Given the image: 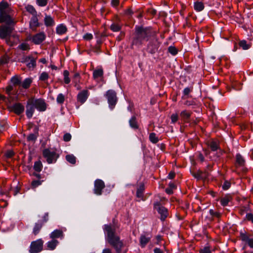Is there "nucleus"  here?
Wrapping results in <instances>:
<instances>
[{"label": "nucleus", "mask_w": 253, "mask_h": 253, "mask_svg": "<svg viewBox=\"0 0 253 253\" xmlns=\"http://www.w3.org/2000/svg\"><path fill=\"white\" fill-rule=\"evenodd\" d=\"M103 229L106 234V241L114 248L117 253H121L124 243L116 234V226L112 224H105Z\"/></svg>", "instance_id": "obj_1"}, {"label": "nucleus", "mask_w": 253, "mask_h": 253, "mask_svg": "<svg viewBox=\"0 0 253 253\" xmlns=\"http://www.w3.org/2000/svg\"><path fill=\"white\" fill-rule=\"evenodd\" d=\"M155 32L148 28L137 27L135 28V36L132 42V45L141 46L144 41H148L155 34Z\"/></svg>", "instance_id": "obj_2"}, {"label": "nucleus", "mask_w": 253, "mask_h": 253, "mask_svg": "<svg viewBox=\"0 0 253 253\" xmlns=\"http://www.w3.org/2000/svg\"><path fill=\"white\" fill-rule=\"evenodd\" d=\"M161 42L159 41V38L155 33L154 35L148 40V42L146 47V51L150 54H154L156 53L159 49L161 44Z\"/></svg>", "instance_id": "obj_3"}, {"label": "nucleus", "mask_w": 253, "mask_h": 253, "mask_svg": "<svg viewBox=\"0 0 253 253\" xmlns=\"http://www.w3.org/2000/svg\"><path fill=\"white\" fill-rule=\"evenodd\" d=\"M42 155L48 164H52L56 162L59 157L58 154L55 151H51L48 149H44L42 152Z\"/></svg>", "instance_id": "obj_4"}, {"label": "nucleus", "mask_w": 253, "mask_h": 253, "mask_svg": "<svg viewBox=\"0 0 253 253\" xmlns=\"http://www.w3.org/2000/svg\"><path fill=\"white\" fill-rule=\"evenodd\" d=\"M43 241L39 239L31 242L29 252L30 253H38L41 252L43 249Z\"/></svg>", "instance_id": "obj_5"}, {"label": "nucleus", "mask_w": 253, "mask_h": 253, "mask_svg": "<svg viewBox=\"0 0 253 253\" xmlns=\"http://www.w3.org/2000/svg\"><path fill=\"white\" fill-rule=\"evenodd\" d=\"M12 31V26L2 25L0 26V38L3 40L10 37Z\"/></svg>", "instance_id": "obj_6"}, {"label": "nucleus", "mask_w": 253, "mask_h": 253, "mask_svg": "<svg viewBox=\"0 0 253 253\" xmlns=\"http://www.w3.org/2000/svg\"><path fill=\"white\" fill-rule=\"evenodd\" d=\"M106 96L107 98L110 108L113 109L117 101L116 93L113 90H109L107 91Z\"/></svg>", "instance_id": "obj_7"}, {"label": "nucleus", "mask_w": 253, "mask_h": 253, "mask_svg": "<svg viewBox=\"0 0 253 253\" xmlns=\"http://www.w3.org/2000/svg\"><path fill=\"white\" fill-rule=\"evenodd\" d=\"M11 12H7L0 14V22L5 23L4 25H13V19L11 15Z\"/></svg>", "instance_id": "obj_8"}, {"label": "nucleus", "mask_w": 253, "mask_h": 253, "mask_svg": "<svg viewBox=\"0 0 253 253\" xmlns=\"http://www.w3.org/2000/svg\"><path fill=\"white\" fill-rule=\"evenodd\" d=\"M31 102L34 105L35 108L39 111H44L46 110V103L43 99L30 98Z\"/></svg>", "instance_id": "obj_9"}, {"label": "nucleus", "mask_w": 253, "mask_h": 253, "mask_svg": "<svg viewBox=\"0 0 253 253\" xmlns=\"http://www.w3.org/2000/svg\"><path fill=\"white\" fill-rule=\"evenodd\" d=\"M154 207L161 215V219L162 220H164L167 217L168 215L167 209L164 207L161 206L159 202L154 203Z\"/></svg>", "instance_id": "obj_10"}, {"label": "nucleus", "mask_w": 253, "mask_h": 253, "mask_svg": "<svg viewBox=\"0 0 253 253\" xmlns=\"http://www.w3.org/2000/svg\"><path fill=\"white\" fill-rule=\"evenodd\" d=\"M251 235L246 232H240V238L242 241L248 245L250 248H253V238Z\"/></svg>", "instance_id": "obj_11"}, {"label": "nucleus", "mask_w": 253, "mask_h": 253, "mask_svg": "<svg viewBox=\"0 0 253 253\" xmlns=\"http://www.w3.org/2000/svg\"><path fill=\"white\" fill-rule=\"evenodd\" d=\"M21 62L26 63L29 68H34L36 66V59L33 56H24L22 58Z\"/></svg>", "instance_id": "obj_12"}, {"label": "nucleus", "mask_w": 253, "mask_h": 253, "mask_svg": "<svg viewBox=\"0 0 253 253\" xmlns=\"http://www.w3.org/2000/svg\"><path fill=\"white\" fill-rule=\"evenodd\" d=\"M104 182L101 179H97L94 182V193L97 195L102 194V190L105 187Z\"/></svg>", "instance_id": "obj_13"}, {"label": "nucleus", "mask_w": 253, "mask_h": 253, "mask_svg": "<svg viewBox=\"0 0 253 253\" xmlns=\"http://www.w3.org/2000/svg\"><path fill=\"white\" fill-rule=\"evenodd\" d=\"M45 33L43 32H41L34 35L32 37L31 40L35 44H40L45 40Z\"/></svg>", "instance_id": "obj_14"}, {"label": "nucleus", "mask_w": 253, "mask_h": 253, "mask_svg": "<svg viewBox=\"0 0 253 253\" xmlns=\"http://www.w3.org/2000/svg\"><path fill=\"white\" fill-rule=\"evenodd\" d=\"M41 24L39 22L37 16H32L29 22V28L32 32L37 31V29L40 26Z\"/></svg>", "instance_id": "obj_15"}, {"label": "nucleus", "mask_w": 253, "mask_h": 253, "mask_svg": "<svg viewBox=\"0 0 253 253\" xmlns=\"http://www.w3.org/2000/svg\"><path fill=\"white\" fill-rule=\"evenodd\" d=\"M31 100L29 99L27 103L26 114L28 118H31L33 116V113L35 111V107Z\"/></svg>", "instance_id": "obj_16"}, {"label": "nucleus", "mask_w": 253, "mask_h": 253, "mask_svg": "<svg viewBox=\"0 0 253 253\" xmlns=\"http://www.w3.org/2000/svg\"><path fill=\"white\" fill-rule=\"evenodd\" d=\"M88 95V91L87 90H83L78 94V101L83 104L86 100Z\"/></svg>", "instance_id": "obj_17"}, {"label": "nucleus", "mask_w": 253, "mask_h": 253, "mask_svg": "<svg viewBox=\"0 0 253 253\" xmlns=\"http://www.w3.org/2000/svg\"><path fill=\"white\" fill-rule=\"evenodd\" d=\"M11 108L14 112L17 115L21 114L24 110V106L20 103L14 104Z\"/></svg>", "instance_id": "obj_18"}, {"label": "nucleus", "mask_w": 253, "mask_h": 253, "mask_svg": "<svg viewBox=\"0 0 253 253\" xmlns=\"http://www.w3.org/2000/svg\"><path fill=\"white\" fill-rule=\"evenodd\" d=\"M43 21L46 27H52L55 25L53 18L50 15L45 14Z\"/></svg>", "instance_id": "obj_19"}, {"label": "nucleus", "mask_w": 253, "mask_h": 253, "mask_svg": "<svg viewBox=\"0 0 253 253\" xmlns=\"http://www.w3.org/2000/svg\"><path fill=\"white\" fill-rule=\"evenodd\" d=\"M7 12H11V10L7 2L2 1L0 2V14Z\"/></svg>", "instance_id": "obj_20"}, {"label": "nucleus", "mask_w": 253, "mask_h": 253, "mask_svg": "<svg viewBox=\"0 0 253 253\" xmlns=\"http://www.w3.org/2000/svg\"><path fill=\"white\" fill-rule=\"evenodd\" d=\"M50 237L52 239H55L56 238H63V231L61 230L60 229H56L53 231L50 234Z\"/></svg>", "instance_id": "obj_21"}, {"label": "nucleus", "mask_w": 253, "mask_h": 253, "mask_svg": "<svg viewBox=\"0 0 253 253\" xmlns=\"http://www.w3.org/2000/svg\"><path fill=\"white\" fill-rule=\"evenodd\" d=\"M42 226L43 223L42 222V221H38L35 223L33 229V233L34 235L36 236L39 233Z\"/></svg>", "instance_id": "obj_22"}, {"label": "nucleus", "mask_w": 253, "mask_h": 253, "mask_svg": "<svg viewBox=\"0 0 253 253\" xmlns=\"http://www.w3.org/2000/svg\"><path fill=\"white\" fill-rule=\"evenodd\" d=\"M129 124L130 126L134 129H138L139 125L137 121L136 117L135 116H133L129 120Z\"/></svg>", "instance_id": "obj_23"}, {"label": "nucleus", "mask_w": 253, "mask_h": 253, "mask_svg": "<svg viewBox=\"0 0 253 253\" xmlns=\"http://www.w3.org/2000/svg\"><path fill=\"white\" fill-rule=\"evenodd\" d=\"M232 199V197L230 195H226L221 198L220 203L222 206H226L228 205L229 202Z\"/></svg>", "instance_id": "obj_24"}, {"label": "nucleus", "mask_w": 253, "mask_h": 253, "mask_svg": "<svg viewBox=\"0 0 253 253\" xmlns=\"http://www.w3.org/2000/svg\"><path fill=\"white\" fill-rule=\"evenodd\" d=\"M150 237L145 235H141L140 238V244L142 248H144L150 241Z\"/></svg>", "instance_id": "obj_25"}, {"label": "nucleus", "mask_w": 253, "mask_h": 253, "mask_svg": "<svg viewBox=\"0 0 253 253\" xmlns=\"http://www.w3.org/2000/svg\"><path fill=\"white\" fill-rule=\"evenodd\" d=\"M58 243V241L56 239H52L51 241L48 242L46 244L47 249L50 250H54Z\"/></svg>", "instance_id": "obj_26"}, {"label": "nucleus", "mask_w": 253, "mask_h": 253, "mask_svg": "<svg viewBox=\"0 0 253 253\" xmlns=\"http://www.w3.org/2000/svg\"><path fill=\"white\" fill-rule=\"evenodd\" d=\"M56 33L58 35H63L66 33L67 27L63 24H60L56 27Z\"/></svg>", "instance_id": "obj_27"}, {"label": "nucleus", "mask_w": 253, "mask_h": 253, "mask_svg": "<svg viewBox=\"0 0 253 253\" xmlns=\"http://www.w3.org/2000/svg\"><path fill=\"white\" fill-rule=\"evenodd\" d=\"M144 191V185L141 184L138 187L136 191V196L137 198L143 199V192Z\"/></svg>", "instance_id": "obj_28"}, {"label": "nucleus", "mask_w": 253, "mask_h": 253, "mask_svg": "<svg viewBox=\"0 0 253 253\" xmlns=\"http://www.w3.org/2000/svg\"><path fill=\"white\" fill-rule=\"evenodd\" d=\"M103 75V70L100 68L95 70L93 73V78L96 80L98 78L102 77Z\"/></svg>", "instance_id": "obj_29"}, {"label": "nucleus", "mask_w": 253, "mask_h": 253, "mask_svg": "<svg viewBox=\"0 0 253 253\" xmlns=\"http://www.w3.org/2000/svg\"><path fill=\"white\" fill-rule=\"evenodd\" d=\"M121 28L122 25L116 22L113 23L110 26V29L114 32H119Z\"/></svg>", "instance_id": "obj_30"}, {"label": "nucleus", "mask_w": 253, "mask_h": 253, "mask_svg": "<svg viewBox=\"0 0 253 253\" xmlns=\"http://www.w3.org/2000/svg\"><path fill=\"white\" fill-rule=\"evenodd\" d=\"M236 165L238 166H244L245 164V160L242 157V156L239 154H238L236 155Z\"/></svg>", "instance_id": "obj_31"}, {"label": "nucleus", "mask_w": 253, "mask_h": 253, "mask_svg": "<svg viewBox=\"0 0 253 253\" xmlns=\"http://www.w3.org/2000/svg\"><path fill=\"white\" fill-rule=\"evenodd\" d=\"M42 169V164L41 161H38L35 162L34 169L37 172H40Z\"/></svg>", "instance_id": "obj_32"}, {"label": "nucleus", "mask_w": 253, "mask_h": 253, "mask_svg": "<svg viewBox=\"0 0 253 253\" xmlns=\"http://www.w3.org/2000/svg\"><path fill=\"white\" fill-rule=\"evenodd\" d=\"M32 80L30 78H27L24 80V81L21 83V86L27 89L29 88L30 86V84L32 83Z\"/></svg>", "instance_id": "obj_33"}, {"label": "nucleus", "mask_w": 253, "mask_h": 253, "mask_svg": "<svg viewBox=\"0 0 253 253\" xmlns=\"http://www.w3.org/2000/svg\"><path fill=\"white\" fill-rule=\"evenodd\" d=\"M26 10L32 15V16H37V12L35 8L31 5H28L26 7Z\"/></svg>", "instance_id": "obj_34"}, {"label": "nucleus", "mask_w": 253, "mask_h": 253, "mask_svg": "<svg viewBox=\"0 0 253 253\" xmlns=\"http://www.w3.org/2000/svg\"><path fill=\"white\" fill-rule=\"evenodd\" d=\"M209 146L211 148V149L215 151H216L219 148V145L217 142L212 141L209 143Z\"/></svg>", "instance_id": "obj_35"}, {"label": "nucleus", "mask_w": 253, "mask_h": 253, "mask_svg": "<svg viewBox=\"0 0 253 253\" xmlns=\"http://www.w3.org/2000/svg\"><path fill=\"white\" fill-rule=\"evenodd\" d=\"M204 8V5L203 2L197 1L194 3V9L197 11H201Z\"/></svg>", "instance_id": "obj_36"}, {"label": "nucleus", "mask_w": 253, "mask_h": 253, "mask_svg": "<svg viewBox=\"0 0 253 253\" xmlns=\"http://www.w3.org/2000/svg\"><path fill=\"white\" fill-rule=\"evenodd\" d=\"M66 160L71 164L74 165L76 163V158L72 154L67 155L66 156Z\"/></svg>", "instance_id": "obj_37"}, {"label": "nucleus", "mask_w": 253, "mask_h": 253, "mask_svg": "<svg viewBox=\"0 0 253 253\" xmlns=\"http://www.w3.org/2000/svg\"><path fill=\"white\" fill-rule=\"evenodd\" d=\"M149 138L150 141L154 144L157 143L159 141L158 137L156 136V134L154 132L150 133Z\"/></svg>", "instance_id": "obj_38"}, {"label": "nucleus", "mask_w": 253, "mask_h": 253, "mask_svg": "<svg viewBox=\"0 0 253 253\" xmlns=\"http://www.w3.org/2000/svg\"><path fill=\"white\" fill-rule=\"evenodd\" d=\"M180 116L184 120H188L190 118L191 116V113L186 110H184L181 112Z\"/></svg>", "instance_id": "obj_39"}, {"label": "nucleus", "mask_w": 253, "mask_h": 253, "mask_svg": "<svg viewBox=\"0 0 253 253\" xmlns=\"http://www.w3.org/2000/svg\"><path fill=\"white\" fill-rule=\"evenodd\" d=\"M239 45L244 50H247L250 48L251 45L247 43V42L245 40L241 41L239 42Z\"/></svg>", "instance_id": "obj_40"}, {"label": "nucleus", "mask_w": 253, "mask_h": 253, "mask_svg": "<svg viewBox=\"0 0 253 253\" xmlns=\"http://www.w3.org/2000/svg\"><path fill=\"white\" fill-rule=\"evenodd\" d=\"M65 101V96L62 93H60L58 95L56 101L59 104H62Z\"/></svg>", "instance_id": "obj_41"}, {"label": "nucleus", "mask_w": 253, "mask_h": 253, "mask_svg": "<svg viewBox=\"0 0 253 253\" xmlns=\"http://www.w3.org/2000/svg\"><path fill=\"white\" fill-rule=\"evenodd\" d=\"M11 82L14 85H19L21 84V82L19 78L17 77H14L11 78Z\"/></svg>", "instance_id": "obj_42"}, {"label": "nucleus", "mask_w": 253, "mask_h": 253, "mask_svg": "<svg viewBox=\"0 0 253 253\" xmlns=\"http://www.w3.org/2000/svg\"><path fill=\"white\" fill-rule=\"evenodd\" d=\"M199 253H211V251L209 246H205L200 248Z\"/></svg>", "instance_id": "obj_43"}, {"label": "nucleus", "mask_w": 253, "mask_h": 253, "mask_svg": "<svg viewBox=\"0 0 253 253\" xmlns=\"http://www.w3.org/2000/svg\"><path fill=\"white\" fill-rule=\"evenodd\" d=\"M64 81L65 84H68L70 82V79L69 77V73L68 71L65 70L63 73Z\"/></svg>", "instance_id": "obj_44"}, {"label": "nucleus", "mask_w": 253, "mask_h": 253, "mask_svg": "<svg viewBox=\"0 0 253 253\" xmlns=\"http://www.w3.org/2000/svg\"><path fill=\"white\" fill-rule=\"evenodd\" d=\"M43 180H33L31 183V187L32 188L34 189L37 187L38 186L42 184V182Z\"/></svg>", "instance_id": "obj_45"}, {"label": "nucleus", "mask_w": 253, "mask_h": 253, "mask_svg": "<svg viewBox=\"0 0 253 253\" xmlns=\"http://www.w3.org/2000/svg\"><path fill=\"white\" fill-rule=\"evenodd\" d=\"M49 78V75L47 73L45 72H42L40 76V80L45 82Z\"/></svg>", "instance_id": "obj_46"}, {"label": "nucleus", "mask_w": 253, "mask_h": 253, "mask_svg": "<svg viewBox=\"0 0 253 253\" xmlns=\"http://www.w3.org/2000/svg\"><path fill=\"white\" fill-rule=\"evenodd\" d=\"M9 60V58L7 55H4L0 59V65L8 63Z\"/></svg>", "instance_id": "obj_47"}, {"label": "nucleus", "mask_w": 253, "mask_h": 253, "mask_svg": "<svg viewBox=\"0 0 253 253\" xmlns=\"http://www.w3.org/2000/svg\"><path fill=\"white\" fill-rule=\"evenodd\" d=\"M18 48L22 50H28L30 49L29 45L27 43H22L19 45Z\"/></svg>", "instance_id": "obj_48"}, {"label": "nucleus", "mask_w": 253, "mask_h": 253, "mask_svg": "<svg viewBox=\"0 0 253 253\" xmlns=\"http://www.w3.org/2000/svg\"><path fill=\"white\" fill-rule=\"evenodd\" d=\"M168 50L169 53H170L171 54L173 55L176 54L177 53V50L176 48L172 46H169L168 48Z\"/></svg>", "instance_id": "obj_49"}, {"label": "nucleus", "mask_w": 253, "mask_h": 253, "mask_svg": "<svg viewBox=\"0 0 253 253\" xmlns=\"http://www.w3.org/2000/svg\"><path fill=\"white\" fill-rule=\"evenodd\" d=\"M37 135L34 133H31L27 137V139L28 141H35L37 139Z\"/></svg>", "instance_id": "obj_50"}, {"label": "nucleus", "mask_w": 253, "mask_h": 253, "mask_svg": "<svg viewBox=\"0 0 253 253\" xmlns=\"http://www.w3.org/2000/svg\"><path fill=\"white\" fill-rule=\"evenodd\" d=\"M37 4L40 6H44L47 3L48 0H36Z\"/></svg>", "instance_id": "obj_51"}, {"label": "nucleus", "mask_w": 253, "mask_h": 253, "mask_svg": "<svg viewBox=\"0 0 253 253\" xmlns=\"http://www.w3.org/2000/svg\"><path fill=\"white\" fill-rule=\"evenodd\" d=\"M201 170H198L196 172L193 173V176L197 179H201Z\"/></svg>", "instance_id": "obj_52"}, {"label": "nucleus", "mask_w": 253, "mask_h": 253, "mask_svg": "<svg viewBox=\"0 0 253 253\" xmlns=\"http://www.w3.org/2000/svg\"><path fill=\"white\" fill-rule=\"evenodd\" d=\"M230 182H228V181H225L222 185V188L224 190H226L228 189L230 187Z\"/></svg>", "instance_id": "obj_53"}, {"label": "nucleus", "mask_w": 253, "mask_h": 253, "mask_svg": "<svg viewBox=\"0 0 253 253\" xmlns=\"http://www.w3.org/2000/svg\"><path fill=\"white\" fill-rule=\"evenodd\" d=\"M71 135L69 133H66L63 136V140L65 141L68 142L71 140Z\"/></svg>", "instance_id": "obj_54"}, {"label": "nucleus", "mask_w": 253, "mask_h": 253, "mask_svg": "<svg viewBox=\"0 0 253 253\" xmlns=\"http://www.w3.org/2000/svg\"><path fill=\"white\" fill-rule=\"evenodd\" d=\"M192 87H186L183 90V94L185 96H188L189 94L192 91Z\"/></svg>", "instance_id": "obj_55"}, {"label": "nucleus", "mask_w": 253, "mask_h": 253, "mask_svg": "<svg viewBox=\"0 0 253 253\" xmlns=\"http://www.w3.org/2000/svg\"><path fill=\"white\" fill-rule=\"evenodd\" d=\"M171 120L172 123H175L178 120V115L176 114H173L171 116Z\"/></svg>", "instance_id": "obj_56"}, {"label": "nucleus", "mask_w": 253, "mask_h": 253, "mask_svg": "<svg viewBox=\"0 0 253 253\" xmlns=\"http://www.w3.org/2000/svg\"><path fill=\"white\" fill-rule=\"evenodd\" d=\"M74 80L76 82L75 86H77V82L80 81V74L78 73H76L74 75Z\"/></svg>", "instance_id": "obj_57"}, {"label": "nucleus", "mask_w": 253, "mask_h": 253, "mask_svg": "<svg viewBox=\"0 0 253 253\" xmlns=\"http://www.w3.org/2000/svg\"><path fill=\"white\" fill-rule=\"evenodd\" d=\"M48 220V213H46L44 214L42 217V220H40L39 221H42V222L43 223V225L44 223L46 222Z\"/></svg>", "instance_id": "obj_58"}, {"label": "nucleus", "mask_w": 253, "mask_h": 253, "mask_svg": "<svg viewBox=\"0 0 253 253\" xmlns=\"http://www.w3.org/2000/svg\"><path fill=\"white\" fill-rule=\"evenodd\" d=\"M93 38V36L91 34L86 33L84 36V39L86 40H90Z\"/></svg>", "instance_id": "obj_59"}, {"label": "nucleus", "mask_w": 253, "mask_h": 253, "mask_svg": "<svg viewBox=\"0 0 253 253\" xmlns=\"http://www.w3.org/2000/svg\"><path fill=\"white\" fill-rule=\"evenodd\" d=\"M209 176L208 172L206 170L204 171H202L201 179H205Z\"/></svg>", "instance_id": "obj_60"}, {"label": "nucleus", "mask_w": 253, "mask_h": 253, "mask_svg": "<svg viewBox=\"0 0 253 253\" xmlns=\"http://www.w3.org/2000/svg\"><path fill=\"white\" fill-rule=\"evenodd\" d=\"M14 155V152L11 150H8L5 153V156L7 158H11Z\"/></svg>", "instance_id": "obj_61"}, {"label": "nucleus", "mask_w": 253, "mask_h": 253, "mask_svg": "<svg viewBox=\"0 0 253 253\" xmlns=\"http://www.w3.org/2000/svg\"><path fill=\"white\" fill-rule=\"evenodd\" d=\"M246 218L249 221H251L253 223V214L252 213H247L246 215Z\"/></svg>", "instance_id": "obj_62"}, {"label": "nucleus", "mask_w": 253, "mask_h": 253, "mask_svg": "<svg viewBox=\"0 0 253 253\" xmlns=\"http://www.w3.org/2000/svg\"><path fill=\"white\" fill-rule=\"evenodd\" d=\"M13 88L12 85H9L7 86L6 87V89H5L6 93L7 94L9 95L10 93V92L13 90Z\"/></svg>", "instance_id": "obj_63"}, {"label": "nucleus", "mask_w": 253, "mask_h": 253, "mask_svg": "<svg viewBox=\"0 0 253 253\" xmlns=\"http://www.w3.org/2000/svg\"><path fill=\"white\" fill-rule=\"evenodd\" d=\"M147 12L152 16H154L156 14V10L153 8L148 9Z\"/></svg>", "instance_id": "obj_64"}]
</instances>
